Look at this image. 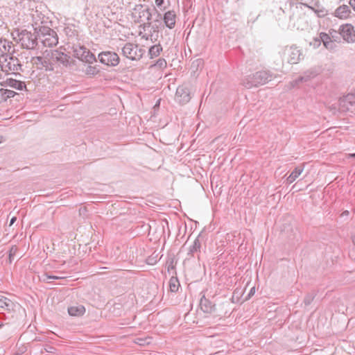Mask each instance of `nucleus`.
Returning <instances> with one entry per match:
<instances>
[{"label":"nucleus","mask_w":355,"mask_h":355,"mask_svg":"<svg viewBox=\"0 0 355 355\" xmlns=\"http://www.w3.org/2000/svg\"><path fill=\"white\" fill-rule=\"evenodd\" d=\"M20 309L21 305L19 303L13 302L5 296L0 295V309L11 313L19 311Z\"/></svg>","instance_id":"12"},{"label":"nucleus","mask_w":355,"mask_h":355,"mask_svg":"<svg viewBox=\"0 0 355 355\" xmlns=\"http://www.w3.org/2000/svg\"><path fill=\"white\" fill-rule=\"evenodd\" d=\"M0 85L3 87H10L18 90H22L26 87V85L24 82L11 78H6L5 80L1 81Z\"/></svg>","instance_id":"17"},{"label":"nucleus","mask_w":355,"mask_h":355,"mask_svg":"<svg viewBox=\"0 0 355 355\" xmlns=\"http://www.w3.org/2000/svg\"><path fill=\"white\" fill-rule=\"evenodd\" d=\"M99 61L108 67H116L120 62L119 55L113 51H102L98 55Z\"/></svg>","instance_id":"8"},{"label":"nucleus","mask_w":355,"mask_h":355,"mask_svg":"<svg viewBox=\"0 0 355 355\" xmlns=\"http://www.w3.org/2000/svg\"><path fill=\"white\" fill-rule=\"evenodd\" d=\"M176 13L174 10L166 12L163 16V21L166 27L172 29L175 27L176 23Z\"/></svg>","instance_id":"16"},{"label":"nucleus","mask_w":355,"mask_h":355,"mask_svg":"<svg viewBox=\"0 0 355 355\" xmlns=\"http://www.w3.org/2000/svg\"><path fill=\"white\" fill-rule=\"evenodd\" d=\"M19 42L21 46L26 49H35L38 44L37 33L35 31L31 33L26 30L22 31L18 35Z\"/></svg>","instance_id":"4"},{"label":"nucleus","mask_w":355,"mask_h":355,"mask_svg":"<svg viewBox=\"0 0 355 355\" xmlns=\"http://www.w3.org/2000/svg\"><path fill=\"white\" fill-rule=\"evenodd\" d=\"M44 60V58L41 56L34 57L32 59V62L34 64L37 66L38 69H42V62Z\"/></svg>","instance_id":"30"},{"label":"nucleus","mask_w":355,"mask_h":355,"mask_svg":"<svg viewBox=\"0 0 355 355\" xmlns=\"http://www.w3.org/2000/svg\"><path fill=\"white\" fill-rule=\"evenodd\" d=\"M148 19H150V13H148Z\"/></svg>","instance_id":"50"},{"label":"nucleus","mask_w":355,"mask_h":355,"mask_svg":"<svg viewBox=\"0 0 355 355\" xmlns=\"http://www.w3.org/2000/svg\"><path fill=\"white\" fill-rule=\"evenodd\" d=\"M177 261L174 257H168L166 263L167 271L170 273L171 270H174L175 268Z\"/></svg>","instance_id":"28"},{"label":"nucleus","mask_w":355,"mask_h":355,"mask_svg":"<svg viewBox=\"0 0 355 355\" xmlns=\"http://www.w3.org/2000/svg\"><path fill=\"white\" fill-rule=\"evenodd\" d=\"M0 66L3 72L6 75L19 74V71H22V64L21 61L13 53L6 54L1 56Z\"/></svg>","instance_id":"2"},{"label":"nucleus","mask_w":355,"mask_h":355,"mask_svg":"<svg viewBox=\"0 0 355 355\" xmlns=\"http://www.w3.org/2000/svg\"><path fill=\"white\" fill-rule=\"evenodd\" d=\"M276 77V75L270 71H259L245 77L242 80V85L245 87L250 89L253 87H259V85H265Z\"/></svg>","instance_id":"1"},{"label":"nucleus","mask_w":355,"mask_h":355,"mask_svg":"<svg viewBox=\"0 0 355 355\" xmlns=\"http://www.w3.org/2000/svg\"><path fill=\"white\" fill-rule=\"evenodd\" d=\"M12 48V43L6 39L0 37V55L1 56L10 54Z\"/></svg>","instance_id":"20"},{"label":"nucleus","mask_w":355,"mask_h":355,"mask_svg":"<svg viewBox=\"0 0 355 355\" xmlns=\"http://www.w3.org/2000/svg\"><path fill=\"white\" fill-rule=\"evenodd\" d=\"M303 171V168L301 166L296 167L290 175L287 178L286 182L288 184H291L302 173Z\"/></svg>","instance_id":"23"},{"label":"nucleus","mask_w":355,"mask_h":355,"mask_svg":"<svg viewBox=\"0 0 355 355\" xmlns=\"http://www.w3.org/2000/svg\"><path fill=\"white\" fill-rule=\"evenodd\" d=\"M338 110L339 112H353L355 110V94H348L340 98Z\"/></svg>","instance_id":"7"},{"label":"nucleus","mask_w":355,"mask_h":355,"mask_svg":"<svg viewBox=\"0 0 355 355\" xmlns=\"http://www.w3.org/2000/svg\"><path fill=\"white\" fill-rule=\"evenodd\" d=\"M164 3V0H155V4L158 8H161Z\"/></svg>","instance_id":"38"},{"label":"nucleus","mask_w":355,"mask_h":355,"mask_svg":"<svg viewBox=\"0 0 355 355\" xmlns=\"http://www.w3.org/2000/svg\"><path fill=\"white\" fill-rule=\"evenodd\" d=\"M200 306L204 313H210L215 310V304L203 295L200 300Z\"/></svg>","instance_id":"18"},{"label":"nucleus","mask_w":355,"mask_h":355,"mask_svg":"<svg viewBox=\"0 0 355 355\" xmlns=\"http://www.w3.org/2000/svg\"><path fill=\"white\" fill-rule=\"evenodd\" d=\"M338 133H339V130L334 131V140L336 139V137H337Z\"/></svg>","instance_id":"44"},{"label":"nucleus","mask_w":355,"mask_h":355,"mask_svg":"<svg viewBox=\"0 0 355 355\" xmlns=\"http://www.w3.org/2000/svg\"><path fill=\"white\" fill-rule=\"evenodd\" d=\"M66 277L64 276H58V275H51L48 273H44L42 276L40 277V280L43 282H49V280H57V279H63Z\"/></svg>","instance_id":"26"},{"label":"nucleus","mask_w":355,"mask_h":355,"mask_svg":"<svg viewBox=\"0 0 355 355\" xmlns=\"http://www.w3.org/2000/svg\"><path fill=\"white\" fill-rule=\"evenodd\" d=\"M16 220V218L15 217H13L11 220H10V225L13 224L15 223V221Z\"/></svg>","instance_id":"45"},{"label":"nucleus","mask_w":355,"mask_h":355,"mask_svg":"<svg viewBox=\"0 0 355 355\" xmlns=\"http://www.w3.org/2000/svg\"><path fill=\"white\" fill-rule=\"evenodd\" d=\"M122 55L131 60H139L145 53V50L138 44L128 42L121 49Z\"/></svg>","instance_id":"5"},{"label":"nucleus","mask_w":355,"mask_h":355,"mask_svg":"<svg viewBox=\"0 0 355 355\" xmlns=\"http://www.w3.org/2000/svg\"><path fill=\"white\" fill-rule=\"evenodd\" d=\"M351 13L352 12L349 6L346 5H343L339 6L334 11V17H336L340 19H345L350 16Z\"/></svg>","instance_id":"19"},{"label":"nucleus","mask_w":355,"mask_h":355,"mask_svg":"<svg viewBox=\"0 0 355 355\" xmlns=\"http://www.w3.org/2000/svg\"><path fill=\"white\" fill-rule=\"evenodd\" d=\"M191 98L190 89L187 85L179 86L175 92V101L181 105L188 103Z\"/></svg>","instance_id":"9"},{"label":"nucleus","mask_w":355,"mask_h":355,"mask_svg":"<svg viewBox=\"0 0 355 355\" xmlns=\"http://www.w3.org/2000/svg\"><path fill=\"white\" fill-rule=\"evenodd\" d=\"M349 213L347 210L346 211H344L343 213H341L340 214V217H348Z\"/></svg>","instance_id":"39"},{"label":"nucleus","mask_w":355,"mask_h":355,"mask_svg":"<svg viewBox=\"0 0 355 355\" xmlns=\"http://www.w3.org/2000/svg\"><path fill=\"white\" fill-rule=\"evenodd\" d=\"M339 34L347 43L355 42V30L352 24L342 25L339 29Z\"/></svg>","instance_id":"13"},{"label":"nucleus","mask_w":355,"mask_h":355,"mask_svg":"<svg viewBox=\"0 0 355 355\" xmlns=\"http://www.w3.org/2000/svg\"><path fill=\"white\" fill-rule=\"evenodd\" d=\"M17 250H18L17 248L15 245L12 246V248L10 249L9 257H8L10 263H11L12 262L13 257L17 252Z\"/></svg>","instance_id":"31"},{"label":"nucleus","mask_w":355,"mask_h":355,"mask_svg":"<svg viewBox=\"0 0 355 355\" xmlns=\"http://www.w3.org/2000/svg\"><path fill=\"white\" fill-rule=\"evenodd\" d=\"M302 80H300V76L289 83V88L293 89L297 87L300 83H302Z\"/></svg>","instance_id":"34"},{"label":"nucleus","mask_w":355,"mask_h":355,"mask_svg":"<svg viewBox=\"0 0 355 355\" xmlns=\"http://www.w3.org/2000/svg\"><path fill=\"white\" fill-rule=\"evenodd\" d=\"M0 93L2 96V99L4 101H6L8 98L14 97L16 94V92H15L14 91L6 89H1Z\"/></svg>","instance_id":"29"},{"label":"nucleus","mask_w":355,"mask_h":355,"mask_svg":"<svg viewBox=\"0 0 355 355\" xmlns=\"http://www.w3.org/2000/svg\"><path fill=\"white\" fill-rule=\"evenodd\" d=\"M329 185H330V184H329L328 186L324 189L325 193H327L329 191V189H331V187Z\"/></svg>","instance_id":"42"},{"label":"nucleus","mask_w":355,"mask_h":355,"mask_svg":"<svg viewBox=\"0 0 355 355\" xmlns=\"http://www.w3.org/2000/svg\"><path fill=\"white\" fill-rule=\"evenodd\" d=\"M322 42L327 49H333V40L329 34L324 32H321L318 37L313 38V41L310 42V45L316 49L320 46Z\"/></svg>","instance_id":"10"},{"label":"nucleus","mask_w":355,"mask_h":355,"mask_svg":"<svg viewBox=\"0 0 355 355\" xmlns=\"http://www.w3.org/2000/svg\"><path fill=\"white\" fill-rule=\"evenodd\" d=\"M200 235L196 238L193 244L189 248L187 255L190 257H197L200 259V254L201 252V241L200 240Z\"/></svg>","instance_id":"15"},{"label":"nucleus","mask_w":355,"mask_h":355,"mask_svg":"<svg viewBox=\"0 0 355 355\" xmlns=\"http://www.w3.org/2000/svg\"><path fill=\"white\" fill-rule=\"evenodd\" d=\"M331 31H332V30H329V33H330V34H331V33H332V32H331Z\"/></svg>","instance_id":"51"},{"label":"nucleus","mask_w":355,"mask_h":355,"mask_svg":"<svg viewBox=\"0 0 355 355\" xmlns=\"http://www.w3.org/2000/svg\"><path fill=\"white\" fill-rule=\"evenodd\" d=\"M349 4L351 7L353 8V10L355 11V0H350Z\"/></svg>","instance_id":"40"},{"label":"nucleus","mask_w":355,"mask_h":355,"mask_svg":"<svg viewBox=\"0 0 355 355\" xmlns=\"http://www.w3.org/2000/svg\"><path fill=\"white\" fill-rule=\"evenodd\" d=\"M348 157H355V153L349 154V155H348Z\"/></svg>","instance_id":"47"},{"label":"nucleus","mask_w":355,"mask_h":355,"mask_svg":"<svg viewBox=\"0 0 355 355\" xmlns=\"http://www.w3.org/2000/svg\"><path fill=\"white\" fill-rule=\"evenodd\" d=\"M3 141V136L0 135V144L2 143Z\"/></svg>","instance_id":"49"},{"label":"nucleus","mask_w":355,"mask_h":355,"mask_svg":"<svg viewBox=\"0 0 355 355\" xmlns=\"http://www.w3.org/2000/svg\"><path fill=\"white\" fill-rule=\"evenodd\" d=\"M319 17H323L327 15V10L324 8L320 10H315L312 8Z\"/></svg>","instance_id":"36"},{"label":"nucleus","mask_w":355,"mask_h":355,"mask_svg":"<svg viewBox=\"0 0 355 355\" xmlns=\"http://www.w3.org/2000/svg\"><path fill=\"white\" fill-rule=\"evenodd\" d=\"M72 52L75 58L88 64H92L97 60L96 56L84 46L73 45Z\"/></svg>","instance_id":"6"},{"label":"nucleus","mask_w":355,"mask_h":355,"mask_svg":"<svg viewBox=\"0 0 355 355\" xmlns=\"http://www.w3.org/2000/svg\"><path fill=\"white\" fill-rule=\"evenodd\" d=\"M180 282L177 277L172 276L169 280V288L173 293L178 292L180 287Z\"/></svg>","instance_id":"25"},{"label":"nucleus","mask_w":355,"mask_h":355,"mask_svg":"<svg viewBox=\"0 0 355 355\" xmlns=\"http://www.w3.org/2000/svg\"><path fill=\"white\" fill-rule=\"evenodd\" d=\"M313 299H314V295L313 294H311V293L307 294L304 299V302L305 305L306 306L309 305L313 302Z\"/></svg>","instance_id":"35"},{"label":"nucleus","mask_w":355,"mask_h":355,"mask_svg":"<svg viewBox=\"0 0 355 355\" xmlns=\"http://www.w3.org/2000/svg\"><path fill=\"white\" fill-rule=\"evenodd\" d=\"M137 344L140 345H144V343H143V340L142 339H140V338H138V341L136 342Z\"/></svg>","instance_id":"41"},{"label":"nucleus","mask_w":355,"mask_h":355,"mask_svg":"<svg viewBox=\"0 0 355 355\" xmlns=\"http://www.w3.org/2000/svg\"><path fill=\"white\" fill-rule=\"evenodd\" d=\"M4 326L3 322L0 321V329H1Z\"/></svg>","instance_id":"48"},{"label":"nucleus","mask_w":355,"mask_h":355,"mask_svg":"<svg viewBox=\"0 0 355 355\" xmlns=\"http://www.w3.org/2000/svg\"><path fill=\"white\" fill-rule=\"evenodd\" d=\"M300 50L296 46L286 47L284 50V56L290 64H297L300 61Z\"/></svg>","instance_id":"14"},{"label":"nucleus","mask_w":355,"mask_h":355,"mask_svg":"<svg viewBox=\"0 0 355 355\" xmlns=\"http://www.w3.org/2000/svg\"><path fill=\"white\" fill-rule=\"evenodd\" d=\"M54 64L51 62V56L48 55V53L46 55L44 58V60L42 65V69H45L46 71H53L54 69Z\"/></svg>","instance_id":"24"},{"label":"nucleus","mask_w":355,"mask_h":355,"mask_svg":"<svg viewBox=\"0 0 355 355\" xmlns=\"http://www.w3.org/2000/svg\"><path fill=\"white\" fill-rule=\"evenodd\" d=\"M162 51V47L161 45H153L149 49V55L150 58H153L155 57H157L160 52Z\"/></svg>","instance_id":"27"},{"label":"nucleus","mask_w":355,"mask_h":355,"mask_svg":"<svg viewBox=\"0 0 355 355\" xmlns=\"http://www.w3.org/2000/svg\"><path fill=\"white\" fill-rule=\"evenodd\" d=\"M155 66H157L159 68H164L166 67V62L164 58H159L157 61Z\"/></svg>","instance_id":"37"},{"label":"nucleus","mask_w":355,"mask_h":355,"mask_svg":"<svg viewBox=\"0 0 355 355\" xmlns=\"http://www.w3.org/2000/svg\"><path fill=\"white\" fill-rule=\"evenodd\" d=\"M318 73V71L315 69H309L300 76V80H302L303 83H307L316 77Z\"/></svg>","instance_id":"21"},{"label":"nucleus","mask_w":355,"mask_h":355,"mask_svg":"<svg viewBox=\"0 0 355 355\" xmlns=\"http://www.w3.org/2000/svg\"><path fill=\"white\" fill-rule=\"evenodd\" d=\"M302 80H300V76L289 83V88L293 89L297 87L300 83H302Z\"/></svg>","instance_id":"33"},{"label":"nucleus","mask_w":355,"mask_h":355,"mask_svg":"<svg viewBox=\"0 0 355 355\" xmlns=\"http://www.w3.org/2000/svg\"><path fill=\"white\" fill-rule=\"evenodd\" d=\"M68 313L71 316H82L85 313V308L81 304L71 306L68 308Z\"/></svg>","instance_id":"22"},{"label":"nucleus","mask_w":355,"mask_h":355,"mask_svg":"<svg viewBox=\"0 0 355 355\" xmlns=\"http://www.w3.org/2000/svg\"><path fill=\"white\" fill-rule=\"evenodd\" d=\"M48 55L51 56V62H53L54 65L62 64L63 66H67L69 64L70 57L58 50H53L49 52Z\"/></svg>","instance_id":"11"},{"label":"nucleus","mask_w":355,"mask_h":355,"mask_svg":"<svg viewBox=\"0 0 355 355\" xmlns=\"http://www.w3.org/2000/svg\"><path fill=\"white\" fill-rule=\"evenodd\" d=\"M86 73L89 75H96L98 73V70L96 67L88 66L86 69Z\"/></svg>","instance_id":"32"},{"label":"nucleus","mask_w":355,"mask_h":355,"mask_svg":"<svg viewBox=\"0 0 355 355\" xmlns=\"http://www.w3.org/2000/svg\"><path fill=\"white\" fill-rule=\"evenodd\" d=\"M37 33L39 41L44 46L52 47L58 43V37L55 31L45 26H38L34 28Z\"/></svg>","instance_id":"3"},{"label":"nucleus","mask_w":355,"mask_h":355,"mask_svg":"<svg viewBox=\"0 0 355 355\" xmlns=\"http://www.w3.org/2000/svg\"><path fill=\"white\" fill-rule=\"evenodd\" d=\"M254 288H252L250 290V291L249 295H252V294H253V293H254Z\"/></svg>","instance_id":"46"},{"label":"nucleus","mask_w":355,"mask_h":355,"mask_svg":"<svg viewBox=\"0 0 355 355\" xmlns=\"http://www.w3.org/2000/svg\"><path fill=\"white\" fill-rule=\"evenodd\" d=\"M352 241L353 244L355 245V234L352 236Z\"/></svg>","instance_id":"43"}]
</instances>
